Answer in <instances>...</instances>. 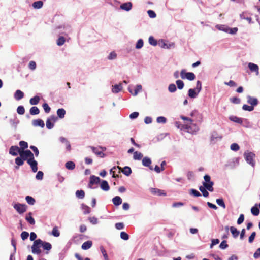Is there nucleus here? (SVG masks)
Here are the masks:
<instances>
[{"instance_id":"f8f14e48","label":"nucleus","mask_w":260,"mask_h":260,"mask_svg":"<svg viewBox=\"0 0 260 260\" xmlns=\"http://www.w3.org/2000/svg\"><path fill=\"white\" fill-rule=\"evenodd\" d=\"M21 149L17 146H12L9 149V153L13 156H17Z\"/></svg>"},{"instance_id":"ddd939ff","label":"nucleus","mask_w":260,"mask_h":260,"mask_svg":"<svg viewBox=\"0 0 260 260\" xmlns=\"http://www.w3.org/2000/svg\"><path fill=\"white\" fill-rule=\"evenodd\" d=\"M248 66L252 72H255L256 75H259V68L257 64L250 62L248 63Z\"/></svg>"},{"instance_id":"f704fd0d","label":"nucleus","mask_w":260,"mask_h":260,"mask_svg":"<svg viewBox=\"0 0 260 260\" xmlns=\"http://www.w3.org/2000/svg\"><path fill=\"white\" fill-rule=\"evenodd\" d=\"M66 168L70 170H73L75 167V164L73 161H69L66 163Z\"/></svg>"},{"instance_id":"603ef678","label":"nucleus","mask_w":260,"mask_h":260,"mask_svg":"<svg viewBox=\"0 0 260 260\" xmlns=\"http://www.w3.org/2000/svg\"><path fill=\"white\" fill-rule=\"evenodd\" d=\"M161 41L163 42V44L161 46V47L166 48L167 49H170L171 47H174V46H175V44L174 43H170L169 44H167V43H165L162 40Z\"/></svg>"},{"instance_id":"4d7b16f0","label":"nucleus","mask_w":260,"mask_h":260,"mask_svg":"<svg viewBox=\"0 0 260 260\" xmlns=\"http://www.w3.org/2000/svg\"><path fill=\"white\" fill-rule=\"evenodd\" d=\"M176 87L174 84H171L169 85L168 90L170 92L173 93L176 91Z\"/></svg>"},{"instance_id":"c85d7f7f","label":"nucleus","mask_w":260,"mask_h":260,"mask_svg":"<svg viewBox=\"0 0 260 260\" xmlns=\"http://www.w3.org/2000/svg\"><path fill=\"white\" fill-rule=\"evenodd\" d=\"M40 100V97L36 95L30 99L29 103L32 105H36L39 103Z\"/></svg>"},{"instance_id":"1a4fd4ad","label":"nucleus","mask_w":260,"mask_h":260,"mask_svg":"<svg viewBox=\"0 0 260 260\" xmlns=\"http://www.w3.org/2000/svg\"><path fill=\"white\" fill-rule=\"evenodd\" d=\"M13 207L19 214H22L26 211V206L25 204H15Z\"/></svg>"},{"instance_id":"774afa93","label":"nucleus","mask_w":260,"mask_h":260,"mask_svg":"<svg viewBox=\"0 0 260 260\" xmlns=\"http://www.w3.org/2000/svg\"><path fill=\"white\" fill-rule=\"evenodd\" d=\"M117 57V54L115 52H111L108 56V59L109 60H113L115 59Z\"/></svg>"},{"instance_id":"7ed1b4c3","label":"nucleus","mask_w":260,"mask_h":260,"mask_svg":"<svg viewBox=\"0 0 260 260\" xmlns=\"http://www.w3.org/2000/svg\"><path fill=\"white\" fill-rule=\"evenodd\" d=\"M244 156L245 160L248 164L252 167L255 166V163L254 160V158L255 157V155L254 153L248 151H245L244 153Z\"/></svg>"},{"instance_id":"5fc2aeb1","label":"nucleus","mask_w":260,"mask_h":260,"mask_svg":"<svg viewBox=\"0 0 260 260\" xmlns=\"http://www.w3.org/2000/svg\"><path fill=\"white\" fill-rule=\"evenodd\" d=\"M52 235L54 237H57L60 235V232L58 231L57 228L56 226L54 227L52 231Z\"/></svg>"},{"instance_id":"cd10ccee","label":"nucleus","mask_w":260,"mask_h":260,"mask_svg":"<svg viewBox=\"0 0 260 260\" xmlns=\"http://www.w3.org/2000/svg\"><path fill=\"white\" fill-rule=\"evenodd\" d=\"M112 202L115 206H119L122 203V201L120 197L116 196L113 198Z\"/></svg>"},{"instance_id":"393cba45","label":"nucleus","mask_w":260,"mask_h":260,"mask_svg":"<svg viewBox=\"0 0 260 260\" xmlns=\"http://www.w3.org/2000/svg\"><path fill=\"white\" fill-rule=\"evenodd\" d=\"M101 189L104 191H108L110 189L108 183L106 180H102L100 185Z\"/></svg>"},{"instance_id":"9d476101","label":"nucleus","mask_w":260,"mask_h":260,"mask_svg":"<svg viewBox=\"0 0 260 260\" xmlns=\"http://www.w3.org/2000/svg\"><path fill=\"white\" fill-rule=\"evenodd\" d=\"M27 162L30 165L32 171L34 172H36L38 170V162L35 160V158L28 159Z\"/></svg>"},{"instance_id":"a211bd4d","label":"nucleus","mask_w":260,"mask_h":260,"mask_svg":"<svg viewBox=\"0 0 260 260\" xmlns=\"http://www.w3.org/2000/svg\"><path fill=\"white\" fill-rule=\"evenodd\" d=\"M120 8L126 11H129L132 8V3L131 2L124 3L120 6Z\"/></svg>"},{"instance_id":"a878e982","label":"nucleus","mask_w":260,"mask_h":260,"mask_svg":"<svg viewBox=\"0 0 260 260\" xmlns=\"http://www.w3.org/2000/svg\"><path fill=\"white\" fill-rule=\"evenodd\" d=\"M92 242L91 241H87L82 244L81 247L83 250H87L92 246Z\"/></svg>"},{"instance_id":"de8ad7c7","label":"nucleus","mask_w":260,"mask_h":260,"mask_svg":"<svg viewBox=\"0 0 260 260\" xmlns=\"http://www.w3.org/2000/svg\"><path fill=\"white\" fill-rule=\"evenodd\" d=\"M144 45L143 41L142 39H140L138 40L136 44V48L137 49H141L143 47Z\"/></svg>"},{"instance_id":"e433bc0d","label":"nucleus","mask_w":260,"mask_h":260,"mask_svg":"<svg viewBox=\"0 0 260 260\" xmlns=\"http://www.w3.org/2000/svg\"><path fill=\"white\" fill-rule=\"evenodd\" d=\"M30 114L32 115H37L40 113V110L37 107H32L29 110Z\"/></svg>"},{"instance_id":"052dcab7","label":"nucleus","mask_w":260,"mask_h":260,"mask_svg":"<svg viewBox=\"0 0 260 260\" xmlns=\"http://www.w3.org/2000/svg\"><path fill=\"white\" fill-rule=\"evenodd\" d=\"M190 194L194 196L195 197H200L201 196V193L194 189H191L190 190Z\"/></svg>"},{"instance_id":"4c0bfd02","label":"nucleus","mask_w":260,"mask_h":260,"mask_svg":"<svg viewBox=\"0 0 260 260\" xmlns=\"http://www.w3.org/2000/svg\"><path fill=\"white\" fill-rule=\"evenodd\" d=\"M216 27L218 29H219L220 30H222L225 32H229V30L230 29L229 27H228L227 26L224 25H217Z\"/></svg>"},{"instance_id":"2f4dec72","label":"nucleus","mask_w":260,"mask_h":260,"mask_svg":"<svg viewBox=\"0 0 260 260\" xmlns=\"http://www.w3.org/2000/svg\"><path fill=\"white\" fill-rule=\"evenodd\" d=\"M66 114V111L63 108L58 109L57 111V116L62 119L64 117Z\"/></svg>"},{"instance_id":"79ce46f5","label":"nucleus","mask_w":260,"mask_h":260,"mask_svg":"<svg viewBox=\"0 0 260 260\" xmlns=\"http://www.w3.org/2000/svg\"><path fill=\"white\" fill-rule=\"evenodd\" d=\"M82 209L83 210V213L84 214H89L91 212L90 208L87 205L82 204L81 205Z\"/></svg>"},{"instance_id":"3c124183","label":"nucleus","mask_w":260,"mask_h":260,"mask_svg":"<svg viewBox=\"0 0 260 260\" xmlns=\"http://www.w3.org/2000/svg\"><path fill=\"white\" fill-rule=\"evenodd\" d=\"M242 109L244 111L251 112L254 110V107L251 105L248 106L247 105L244 104L242 106Z\"/></svg>"},{"instance_id":"473e14b6","label":"nucleus","mask_w":260,"mask_h":260,"mask_svg":"<svg viewBox=\"0 0 260 260\" xmlns=\"http://www.w3.org/2000/svg\"><path fill=\"white\" fill-rule=\"evenodd\" d=\"M122 172L126 176H128L132 173V170L129 167L125 166L121 170Z\"/></svg>"},{"instance_id":"f257e3e1","label":"nucleus","mask_w":260,"mask_h":260,"mask_svg":"<svg viewBox=\"0 0 260 260\" xmlns=\"http://www.w3.org/2000/svg\"><path fill=\"white\" fill-rule=\"evenodd\" d=\"M42 240L40 239H37L34 241L31 246V251L33 254L40 255L42 252L40 247H42Z\"/></svg>"},{"instance_id":"5701e85b","label":"nucleus","mask_w":260,"mask_h":260,"mask_svg":"<svg viewBox=\"0 0 260 260\" xmlns=\"http://www.w3.org/2000/svg\"><path fill=\"white\" fill-rule=\"evenodd\" d=\"M199 93V92H198L195 89L191 88L188 90V95L190 98L194 99L198 96Z\"/></svg>"},{"instance_id":"37998d69","label":"nucleus","mask_w":260,"mask_h":260,"mask_svg":"<svg viewBox=\"0 0 260 260\" xmlns=\"http://www.w3.org/2000/svg\"><path fill=\"white\" fill-rule=\"evenodd\" d=\"M251 213L254 216H258L259 214V210L256 206V205L252 207L251 209Z\"/></svg>"},{"instance_id":"20e7f679","label":"nucleus","mask_w":260,"mask_h":260,"mask_svg":"<svg viewBox=\"0 0 260 260\" xmlns=\"http://www.w3.org/2000/svg\"><path fill=\"white\" fill-rule=\"evenodd\" d=\"M180 76L182 79H187L190 81L193 80L195 78V75L192 72H186L185 70H182L180 72Z\"/></svg>"},{"instance_id":"58836bf2","label":"nucleus","mask_w":260,"mask_h":260,"mask_svg":"<svg viewBox=\"0 0 260 260\" xmlns=\"http://www.w3.org/2000/svg\"><path fill=\"white\" fill-rule=\"evenodd\" d=\"M143 158V154L140 152L135 151L134 152L133 158L135 160H141Z\"/></svg>"},{"instance_id":"13d9d810","label":"nucleus","mask_w":260,"mask_h":260,"mask_svg":"<svg viewBox=\"0 0 260 260\" xmlns=\"http://www.w3.org/2000/svg\"><path fill=\"white\" fill-rule=\"evenodd\" d=\"M156 121L158 123H165L167 122V119L165 117L159 116L157 118Z\"/></svg>"},{"instance_id":"bb28decb","label":"nucleus","mask_w":260,"mask_h":260,"mask_svg":"<svg viewBox=\"0 0 260 260\" xmlns=\"http://www.w3.org/2000/svg\"><path fill=\"white\" fill-rule=\"evenodd\" d=\"M100 181V178L99 177L92 175L90 178V184H98Z\"/></svg>"},{"instance_id":"423d86ee","label":"nucleus","mask_w":260,"mask_h":260,"mask_svg":"<svg viewBox=\"0 0 260 260\" xmlns=\"http://www.w3.org/2000/svg\"><path fill=\"white\" fill-rule=\"evenodd\" d=\"M90 148L92 150L93 152L97 156H100V157H104L105 154L103 153V151L106 150L105 147L101 146L98 147L90 146Z\"/></svg>"},{"instance_id":"9b49d317","label":"nucleus","mask_w":260,"mask_h":260,"mask_svg":"<svg viewBox=\"0 0 260 260\" xmlns=\"http://www.w3.org/2000/svg\"><path fill=\"white\" fill-rule=\"evenodd\" d=\"M142 165L145 167H147L151 170H153V168L152 166H151L152 163L151 159L148 157H144L142 160Z\"/></svg>"},{"instance_id":"0eeeda50","label":"nucleus","mask_w":260,"mask_h":260,"mask_svg":"<svg viewBox=\"0 0 260 260\" xmlns=\"http://www.w3.org/2000/svg\"><path fill=\"white\" fill-rule=\"evenodd\" d=\"M57 120V117L55 115H51L48 117L46 121V127L48 129H51L54 127V123Z\"/></svg>"},{"instance_id":"f03ea898","label":"nucleus","mask_w":260,"mask_h":260,"mask_svg":"<svg viewBox=\"0 0 260 260\" xmlns=\"http://www.w3.org/2000/svg\"><path fill=\"white\" fill-rule=\"evenodd\" d=\"M183 128L186 129L187 131L190 133H196L199 131V127L196 124L193 122L192 120L189 123H185L182 126Z\"/></svg>"},{"instance_id":"bf43d9fd","label":"nucleus","mask_w":260,"mask_h":260,"mask_svg":"<svg viewBox=\"0 0 260 260\" xmlns=\"http://www.w3.org/2000/svg\"><path fill=\"white\" fill-rule=\"evenodd\" d=\"M177 87L179 89H182L184 87V84L183 82L181 80H178L176 82Z\"/></svg>"},{"instance_id":"e2e57ef3","label":"nucleus","mask_w":260,"mask_h":260,"mask_svg":"<svg viewBox=\"0 0 260 260\" xmlns=\"http://www.w3.org/2000/svg\"><path fill=\"white\" fill-rule=\"evenodd\" d=\"M17 112L19 114L23 115L25 113V109L23 106H19L17 109Z\"/></svg>"},{"instance_id":"a19ab883","label":"nucleus","mask_w":260,"mask_h":260,"mask_svg":"<svg viewBox=\"0 0 260 260\" xmlns=\"http://www.w3.org/2000/svg\"><path fill=\"white\" fill-rule=\"evenodd\" d=\"M59 140L62 143H67V150H71V145L70 144V142L67 140V139L66 138L63 137H60L59 138Z\"/></svg>"},{"instance_id":"6e6d98bb","label":"nucleus","mask_w":260,"mask_h":260,"mask_svg":"<svg viewBox=\"0 0 260 260\" xmlns=\"http://www.w3.org/2000/svg\"><path fill=\"white\" fill-rule=\"evenodd\" d=\"M148 41L149 44H151V45H153L154 46L157 45V41L152 36L149 37Z\"/></svg>"},{"instance_id":"ea45409f","label":"nucleus","mask_w":260,"mask_h":260,"mask_svg":"<svg viewBox=\"0 0 260 260\" xmlns=\"http://www.w3.org/2000/svg\"><path fill=\"white\" fill-rule=\"evenodd\" d=\"M43 5V3L41 1H38L36 2H35L32 4V6L35 9H40L42 7Z\"/></svg>"},{"instance_id":"a18cd8bd","label":"nucleus","mask_w":260,"mask_h":260,"mask_svg":"<svg viewBox=\"0 0 260 260\" xmlns=\"http://www.w3.org/2000/svg\"><path fill=\"white\" fill-rule=\"evenodd\" d=\"M25 200L27 203L31 205H34L35 203V200L32 197L29 196L26 197Z\"/></svg>"},{"instance_id":"4468645a","label":"nucleus","mask_w":260,"mask_h":260,"mask_svg":"<svg viewBox=\"0 0 260 260\" xmlns=\"http://www.w3.org/2000/svg\"><path fill=\"white\" fill-rule=\"evenodd\" d=\"M222 137L220 136L216 132L214 131L211 133V141L212 143H215L218 140H221Z\"/></svg>"},{"instance_id":"0e129e2a","label":"nucleus","mask_w":260,"mask_h":260,"mask_svg":"<svg viewBox=\"0 0 260 260\" xmlns=\"http://www.w3.org/2000/svg\"><path fill=\"white\" fill-rule=\"evenodd\" d=\"M230 148L233 151H237L239 149L240 147L237 143H233L231 145Z\"/></svg>"},{"instance_id":"2eb2a0df","label":"nucleus","mask_w":260,"mask_h":260,"mask_svg":"<svg viewBox=\"0 0 260 260\" xmlns=\"http://www.w3.org/2000/svg\"><path fill=\"white\" fill-rule=\"evenodd\" d=\"M247 103L253 107L256 106L258 104V100L256 98L252 97L250 95H247Z\"/></svg>"},{"instance_id":"680f3d73","label":"nucleus","mask_w":260,"mask_h":260,"mask_svg":"<svg viewBox=\"0 0 260 260\" xmlns=\"http://www.w3.org/2000/svg\"><path fill=\"white\" fill-rule=\"evenodd\" d=\"M120 238L124 240H127L129 239V235L125 232L120 233Z\"/></svg>"},{"instance_id":"69168bd1","label":"nucleus","mask_w":260,"mask_h":260,"mask_svg":"<svg viewBox=\"0 0 260 260\" xmlns=\"http://www.w3.org/2000/svg\"><path fill=\"white\" fill-rule=\"evenodd\" d=\"M88 220L92 224H96L98 223L97 218L94 216L89 217Z\"/></svg>"},{"instance_id":"7c9ffc66","label":"nucleus","mask_w":260,"mask_h":260,"mask_svg":"<svg viewBox=\"0 0 260 260\" xmlns=\"http://www.w3.org/2000/svg\"><path fill=\"white\" fill-rule=\"evenodd\" d=\"M230 229L233 237L237 238L239 234V231L234 226H231Z\"/></svg>"},{"instance_id":"4be33fe9","label":"nucleus","mask_w":260,"mask_h":260,"mask_svg":"<svg viewBox=\"0 0 260 260\" xmlns=\"http://www.w3.org/2000/svg\"><path fill=\"white\" fill-rule=\"evenodd\" d=\"M203 185L204 187L207 189L209 191L212 192L213 191V186L214 185L213 182H203Z\"/></svg>"},{"instance_id":"c756f323","label":"nucleus","mask_w":260,"mask_h":260,"mask_svg":"<svg viewBox=\"0 0 260 260\" xmlns=\"http://www.w3.org/2000/svg\"><path fill=\"white\" fill-rule=\"evenodd\" d=\"M15 163L17 164L18 166H16L15 168L17 169H19V166H22L24 164V160L22 157H17L15 160Z\"/></svg>"},{"instance_id":"72a5a7b5","label":"nucleus","mask_w":260,"mask_h":260,"mask_svg":"<svg viewBox=\"0 0 260 260\" xmlns=\"http://www.w3.org/2000/svg\"><path fill=\"white\" fill-rule=\"evenodd\" d=\"M25 219L31 225H34L35 223L34 218L31 216V213H29L28 215H27L25 217Z\"/></svg>"},{"instance_id":"412c9836","label":"nucleus","mask_w":260,"mask_h":260,"mask_svg":"<svg viewBox=\"0 0 260 260\" xmlns=\"http://www.w3.org/2000/svg\"><path fill=\"white\" fill-rule=\"evenodd\" d=\"M32 125L35 126H40L42 128L45 126L44 121L40 119L34 120L32 121Z\"/></svg>"},{"instance_id":"49530a36","label":"nucleus","mask_w":260,"mask_h":260,"mask_svg":"<svg viewBox=\"0 0 260 260\" xmlns=\"http://www.w3.org/2000/svg\"><path fill=\"white\" fill-rule=\"evenodd\" d=\"M76 196L79 199H83L85 196V192L82 190H77L76 192Z\"/></svg>"},{"instance_id":"09e8293b","label":"nucleus","mask_w":260,"mask_h":260,"mask_svg":"<svg viewBox=\"0 0 260 260\" xmlns=\"http://www.w3.org/2000/svg\"><path fill=\"white\" fill-rule=\"evenodd\" d=\"M199 190L202 192L203 195L205 197H207L209 196V193L207 189H206L204 186H200L199 187Z\"/></svg>"},{"instance_id":"338daca9","label":"nucleus","mask_w":260,"mask_h":260,"mask_svg":"<svg viewBox=\"0 0 260 260\" xmlns=\"http://www.w3.org/2000/svg\"><path fill=\"white\" fill-rule=\"evenodd\" d=\"M228 247V244L226 243V241L223 240L221 242L219 245V248L221 249H225Z\"/></svg>"},{"instance_id":"864d4df0","label":"nucleus","mask_w":260,"mask_h":260,"mask_svg":"<svg viewBox=\"0 0 260 260\" xmlns=\"http://www.w3.org/2000/svg\"><path fill=\"white\" fill-rule=\"evenodd\" d=\"M19 144L21 147L20 149L22 150H24V149H25L28 147L27 143L24 141H20Z\"/></svg>"},{"instance_id":"f3484780","label":"nucleus","mask_w":260,"mask_h":260,"mask_svg":"<svg viewBox=\"0 0 260 260\" xmlns=\"http://www.w3.org/2000/svg\"><path fill=\"white\" fill-rule=\"evenodd\" d=\"M150 191L153 194L158 195L159 196H165L166 195V193L164 190L157 188H151L150 189Z\"/></svg>"},{"instance_id":"6e6552de","label":"nucleus","mask_w":260,"mask_h":260,"mask_svg":"<svg viewBox=\"0 0 260 260\" xmlns=\"http://www.w3.org/2000/svg\"><path fill=\"white\" fill-rule=\"evenodd\" d=\"M60 30L58 31L59 34H62L64 35H68V34L71 31V27L69 25H61L56 28V30Z\"/></svg>"},{"instance_id":"aec40b11","label":"nucleus","mask_w":260,"mask_h":260,"mask_svg":"<svg viewBox=\"0 0 260 260\" xmlns=\"http://www.w3.org/2000/svg\"><path fill=\"white\" fill-rule=\"evenodd\" d=\"M122 89V84L119 83V84H115L112 86V91L114 93H117L120 92Z\"/></svg>"},{"instance_id":"c03bdc74","label":"nucleus","mask_w":260,"mask_h":260,"mask_svg":"<svg viewBox=\"0 0 260 260\" xmlns=\"http://www.w3.org/2000/svg\"><path fill=\"white\" fill-rule=\"evenodd\" d=\"M66 41V39L64 37L60 36L56 41V43L58 46H61L63 45Z\"/></svg>"},{"instance_id":"39448f33","label":"nucleus","mask_w":260,"mask_h":260,"mask_svg":"<svg viewBox=\"0 0 260 260\" xmlns=\"http://www.w3.org/2000/svg\"><path fill=\"white\" fill-rule=\"evenodd\" d=\"M19 155L24 160L34 158V154L29 150H21V152H19Z\"/></svg>"},{"instance_id":"c9c22d12","label":"nucleus","mask_w":260,"mask_h":260,"mask_svg":"<svg viewBox=\"0 0 260 260\" xmlns=\"http://www.w3.org/2000/svg\"><path fill=\"white\" fill-rule=\"evenodd\" d=\"M229 119L233 122L241 124L243 122V119L236 116H232L230 117Z\"/></svg>"},{"instance_id":"6ab92c4d","label":"nucleus","mask_w":260,"mask_h":260,"mask_svg":"<svg viewBox=\"0 0 260 260\" xmlns=\"http://www.w3.org/2000/svg\"><path fill=\"white\" fill-rule=\"evenodd\" d=\"M41 245L43 249L47 251L46 253L48 254V251H50L52 248V245L50 243L44 241L43 240H42Z\"/></svg>"},{"instance_id":"dca6fc26","label":"nucleus","mask_w":260,"mask_h":260,"mask_svg":"<svg viewBox=\"0 0 260 260\" xmlns=\"http://www.w3.org/2000/svg\"><path fill=\"white\" fill-rule=\"evenodd\" d=\"M142 85L140 84H138L136 85L134 90V92H133L131 86H129L128 88V91L134 96H136L138 94V92L142 90Z\"/></svg>"},{"instance_id":"8fccbe9b","label":"nucleus","mask_w":260,"mask_h":260,"mask_svg":"<svg viewBox=\"0 0 260 260\" xmlns=\"http://www.w3.org/2000/svg\"><path fill=\"white\" fill-rule=\"evenodd\" d=\"M216 203L220 207L223 208L224 209L225 208V204L224 202V201L222 199H217L216 200Z\"/></svg>"},{"instance_id":"b1692460","label":"nucleus","mask_w":260,"mask_h":260,"mask_svg":"<svg viewBox=\"0 0 260 260\" xmlns=\"http://www.w3.org/2000/svg\"><path fill=\"white\" fill-rule=\"evenodd\" d=\"M24 97V93L20 90H17L14 93V98L16 100H20Z\"/></svg>"}]
</instances>
